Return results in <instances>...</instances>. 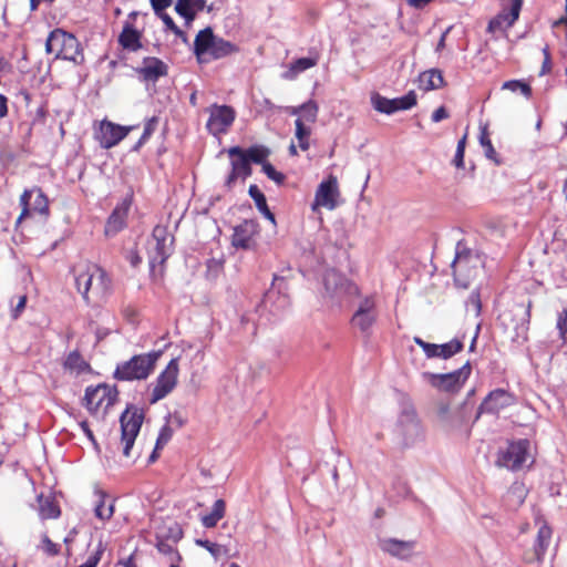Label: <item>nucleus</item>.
<instances>
[{"instance_id": "nucleus-1", "label": "nucleus", "mask_w": 567, "mask_h": 567, "mask_svg": "<svg viewBox=\"0 0 567 567\" xmlns=\"http://www.w3.org/2000/svg\"><path fill=\"white\" fill-rule=\"evenodd\" d=\"M78 292L89 306H99L109 295L111 281L107 274L97 265L82 262L73 268Z\"/></svg>"}, {"instance_id": "nucleus-2", "label": "nucleus", "mask_w": 567, "mask_h": 567, "mask_svg": "<svg viewBox=\"0 0 567 567\" xmlns=\"http://www.w3.org/2000/svg\"><path fill=\"white\" fill-rule=\"evenodd\" d=\"M47 53L54 54L56 59L68 60L74 64L84 61V54L78 39L62 29H54L50 32L45 42Z\"/></svg>"}, {"instance_id": "nucleus-3", "label": "nucleus", "mask_w": 567, "mask_h": 567, "mask_svg": "<svg viewBox=\"0 0 567 567\" xmlns=\"http://www.w3.org/2000/svg\"><path fill=\"white\" fill-rule=\"evenodd\" d=\"M323 299L330 306H342L352 297L359 295V288L334 269L326 271L323 277Z\"/></svg>"}, {"instance_id": "nucleus-4", "label": "nucleus", "mask_w": 567, "mask_h": 567, "mask_svg": "<svg viewBox=\"0 0 567 567\" xmlns=\"http://www.w3.org/2000/svg\"><path fill=\"white\" fill-rule=\"evenodd\" d=\"M471 408L467 403L451 408L449 403L436 405V425L447 434L467 433Z\"/></svg>"}, {"instance_id": "nucleus-5", "label": "nucleus", "mask_w": 567, "mask_h": 567, "mask_svg": "<svg viewBox=\"0 0 567 567\" xmlns=\"http://www.w3.org/2000/svg\"><path fill=\"white\" fill-rule=\"evenodd\" d=\"M162 351L137 354L117 365L114 378L122 381L144 380L155 368Z\"/></svg>"}, {"instance_id": "nucleus-6", "label": "nucleus", "mask_w": 567, "mask_h": 567, "mask_svg": "<svg viewBox=\"0 0 567 567\" xmlns=\"http://www.w3.org/2000/svg\"><path fill=\"white\" fill-rule=\"evenodd\" d=\"M471 374L470 362L450 373L423 372L422 379L432 388L449 393L458 392Z\"/></svg>"}, {"instance_id": "nucleus-7", "label": "nucleus", "mask_w": 567, "mask_h": 567, "mask_svg": "<svg viewBox=\"0 0 567 567\" xmlns=\"http://www.w3.org/2000/svg\"><path fill=\"white\" fill-rule=\"evenodd\" d=\"M174 237L167 227L157 225L148 243V258L152 268L163 265L173 251Z\"/></svg>"}, {"instance_id": "nucleus-8", "label": "nucleus", "mask_w": 567, "mask_h": 567, "mask_svg": "<svg viewBox=\"0 0 567 567\" xmlns=\"http://www.w3.org/2000/svg\"><path fill=\"white\" fill-rule=\"evenodd\" d=\"M499 463L512 471H519L525 466L529 467L534 463V457L530 454L529 441L522 439L511 442L506 451L503 453Z\"/></svg>"}, {"instance_id": "nucleus-9", "label": "nucleus", "mask_w": 567, "mask_h": 567, "mask_svg": "<svg viewBox=\"0 0 567 567\" xmlns=\"http://www.w3.org/2000/svg\"><path fill=\"white\" fill-rule=\"evenodd\" d=\"M143 419V413L136 408L126 409L121 415V442L123 444V454L126 457H131V450L140 433Z\"/></svg>"}, {"instance_id": "nucleus-10", "label": "nucleus", "mask_w": 567, "mask_h": 567, "mask_svg": "<svg viewBox=\"0 0 567 567\" xmlns=\"http://www.w3.org/2000/svg\"><path fill=\"white\" fill-rule=\"evenodd\" d=\"M179 373L178 359H172L166 368L156 378L153 384L150 403L154 404L166 398L177 385Z\"/></svg>"}, {"instance_id": "nucleus-11", "label": "nucleus", "mask_w": 567, "mask_h": 567, "mask_svg": "<svg viewBox=\"0 0 567 567\" xmlns=\"http://www.w3.org/2000/svg\"><path fill=\"white\" fill-rule=\"evenodd\" d=\"M340 196L338 178L334 175H329L318 185L315 200L311 204L312 212H318L320 207L328 210L336 209L339 205Z\"/></svg>"}, {"instance_id": "nucleus-12", "label": "nucleus", "mask_w": 567, "mask_h": 567, "mask_svg": "<svg viewBox=\"0 0 567 567\" xmlns=\"http://www.w3.org/2000/svg\"><path fill=\"white\" fill-rule=\"evenodd\" d=\"M378 319L377 301L373 296L360 299L351 318V324L362 333H369Z\"/></svg>"}, {"instance_id": "nucleus-13", "label": "nucleus", "mask_w": 567, "mask_h": 567, "mask_svg": "<svg viewBox=\"0 0 567 567\" xmlns=\"http://www.w3.org/2000/svg\"><path fill=\"white\" fill-rule=\"evenodd\" d=\"M416 94L414 91L408 92L405 95L396 99H388L379 93L371 95V104L373 109L380 113L393 114L398 111H406L416 105Z\"/></svg>"}, {"instance_id": "nucleus-14", "label": "nucleus", "mask_w": 567, "mask_h": 567, "mask_svg": "<svg viewBox=\"0 0 567 567\" xmlns=\"http://www.w3.org/2000/svg\"><path fill=\"white\" fill-rule=\"evenodd\" d=\"M207 130L214 135L226 133L236 118V111L229 105L213 104L208 109Z\"/></svg>"}, {"instance_id": "nucleus-15", "label": "nucleus", "mask_w": 567, "mask_h": 567, "mask_svg": "<svg viewBox=\"0 0 567 567\" xmlns=\"http://www.w3.org/2000/svg\"><path fill=\"white\" fill-rule=\"evenodd\" d=\"M22 213L18 218L20 223L31 213H38L44 217L49 215V200L40 188L27 189L20 197Z\"/></svg>"}, {"instance_id": "nucleus-16", "label": "nucleus", "mask_w": 567, "mask_h": 567, "mask_svg": "<svg viewBox=\"0 0 567 567\" xmlns=\"http://www.w3.org/2000/svg\"><path fill=\"white\" fill-rule=\"evenodd\" d=\"M227 154L230 157L231 172L228 175L225 184L228 188H230L237 178H247L251 175V166L248 161L247 155H245V150L239 146H234L227 150Z\"/></svg>"}, {"instance_id": "nucleus-17", "label": "nucleus", "mask_w": 567, "mask_h": 567, "mask_svg": "<svg viewBox=\"0 0 567 567\" xmlns=\"http://www.w3.org/2000/svg\"><path fill=\"white\" fill-rule=\"evenodd\" d=\"M115 399L116 393L106 384H99L94 388L89 386L85 390L84 401L91 412H96L100 408L107 409L113 405Z\"/></svg>"}, {"instance_id": "nucleus-18", "label": "nucleus", "mask_w": 567, "mask_h": 567, "mask_svg": "<svg viewBox=\"0 0 567 567\" xmlns=\"http://www.w3.org/2000/svg\"><path fill=\"white\" fill-rule=\"evenodd\" d=\"M378 546L383 553L394 558L408 560L414 554L416 542L384 537L378 540Z\"/></svg>"}, {"instance_id": "nucleus-19", "label": "nucleus", "mask_w": 567, "mask_h": 567, "mask_svg": "<svg viewBox=\"0 0 567 567\" xmlns=\"http://www.w3.org/2000/svg\"><path fill=\"white\" fill-rule=\"evenodd\" d=\"M258 223L246 219L234 228L233 246L241 249H250L255 245V236L258 234Z\"/></svg>"}, {"instance_id": "nucleus-20", "label": "nucleus", "mask_w": 567, "mask_h": 567, "mask_svg": "<svg viewBox=\"0 0 567 567\" xmlns=\"http://www.w3.org/2000/svg\"><path fill=\"white\" fill-rule=\"evenodd\" d=\"M472 257L468 255L457 254L452 262V269L455 284L458 287L467 288L471 279L474 277V269L471 266Z\"/></svg>"}, {"instance_id": "nucleus-21", "label": "nucleus", "mask_w": 567, "mask_h": 567, "mask_svg": "<svg viewBox=\"0 0 567 567\" xmlns=\"http://www.w3.org/2000/svg\"><path fill=\"white\" fill-rule=\"evenodd\" d=\"M143 32L138 31L131 21H125L117 37L118 45L128 52H137L143 48Z\"/></svg>"}, {"instance_id": "nucleus-22", "label": "nucleus", "mask_w": 567, "mask_h": 567, "mask_svg": "<svg viewBox=\"0 0 567 567\" xmlns=\"http://www.w3.org/2000/svg\"><path fill=\"white\" fill-rule=\"evenodd\" d=\"M135 126H122L103 120L99 124V132L95 134V138L100 142H121Z\"/></svg>"}, {"instance_id": "nucleus-23", "label": "nucleus", "mask_w": 567, "mask_h": 567, "mask_svg": "<svg viewBox=\"0 0 567 567\" xmlns=\"http://www.w3.org/2000/svg\"><path fill=\"white\" fill-rule=\"evenodd\" d=\"M130 206L131 200L125 198L114 208L105 225L107 236H114L124 228Z\"/></svg>"}, {"instance_id": "nucleus-24", "label": "nucleus", "mask_w": 567, "mask_h": 567, "mask_svg": "<svg viewBox=\"0 0 567 567\" xmlns=\"http://www.w3.org/2000/svg\"><path fill=\"white\" fill-rule=\"evenodd\" d=\"M400 426L406 445L414 444L422 436V426L413 412L402 414Z\"/></svg>"}, {"instance_id": "nucleus-25", "label": "nucleus", "mask_w": 567, "mask_h": 567, "mask_svg": "<svg viewBox=\"0 0 567 567\" xmlns=\"http://www.w3.org/2000/svg\"><path fill=\"white\" fill-rule=\"evenodd\" d=\"M143 64L144 65L137 70V73L145 81L155 82L159 78L167 75V65L158 58H145Z\"/></svg>"}, {"instance_id": "nucleus-26", "label": "nucleus", "mask_w": 567, "mask_h": 567, "mask_svg": "<svg viewBox=\"0 0 567 567\" xmlns=\"http://www.w3.org/2000/svg\"><path fill=\"white\" fill-rule=\"evenodd\" d=\"M443 73L439 69H430L420 73L417 78V87L424 92L439 90L445 86Z\"/></svg>"}, {"instance_id": "nucleus-27", "label": "nucleus", "mask_w": 567, "mask_h": 567, "mask_svg": "<svg viewBox=\"0 0 567 567\" xmlns=\"http://www.w3.org/2000/svg\"><path fill=\"white\" fill-rule=\"evenodd\" d=\"M524 0H502V11L498 13V25L505 23L512 27L519 18Z\"/></svg>"}, {"instance_id": "nucleus-28", "label": "nucleus", "mask_w": 567, "mask_h": 567, "mask_svg": "<svg viewBox=\"0 0 567 567\" xmlns=\"http://www.w3.org/2000/svg\"><path fill=\"white\" fill-rule=\"evenodd\" d=\"M553 537V529L551 527L546 523L542 522L540 526L538 527L537 535L534 543V553L535 557L538 561L544 559V556L550 545Z\"/></svg>"}, {"instance_id": "nucleus-29", "label": "nucleus", "mask_w": 567, "mask_h": 567, "mask_svg": "<svg viewBox=\"0 0 567 567\" xmlns=\"http://www.w3.org/2000/svg\"><path fill=\"white\" fill-rule=\"evenodd\" d=\"M216 38L217 37H215L213 29L209 27L197 33L194 41V53L198 60H200L203 55L210 53Z\"/></svg>"}, {"instance_id": "nucleus-30", "label": "nucleus", "mask_w": 567, "mask_h": 567, "mask_svg": "<svg viewBox=\"0 0 567 567\" xmlns=\"http://www.w3.org/2000/svg\"><path fill=\"white\" fill-rule=\"evenodd\" d=\"M63 368L69 374L73 377H79L90 372L91 370L90 364L78 351H72L66 355Z\"/></svg>"}, {"instance_id": "nucleus-31", "label": "nucleus", "mask_w": 567, "mask_h": 567, "mask_svg": "<svg viewBox=\"0 0 567 567\" xmlns=\"http://www.w3.org/2000/svg\"><path fill=\"white\" fill-rule=\"evenodd\" d=\"M239 47L223 38H216L209 56L214 60L223 59L225 56L238 53Z\"/></svg>"}, {"instance_id": "nucleus-32", "label": "nucleus", "mask_w": 567, "mask_h": 567, "mask_svg": "<svg viewBox=\"0 0 567 567\" xmlns=\"http://www.w3.org/2000/svg\"><path fill=\"white\" fill-rule=\"evenodd\" d=\"M96 496L97 501L94 507L95 516L101 520L110 519L114 513V502L109 499L103 492H97Z\"/></svg>"}, {"instance_id": "nucleus-33", "label": "nucleus", "mask_w": 567, "mask_h": 567, "mask_svg": "<svg viewBox=\"0 0 567 567\" xmlns=\"http://www.w3.org/2000/svg\"><path fill=\"white\" fill-rule=\"evenodd\" d=\"M318 62H319V53L318 52H315L313 56L299 58L290 64L286 76L289 79H293L299 73L316 66L318 64Z\"/></svg>"}, {"instance_id": "nucleus-34", "label": "nucleus", "mask_w": 567, "mask_h": 567, "mask_svg": "<svg viewBox=\"0 0 567 567\" xmlns=\"http://www.w3.org/2000/svg\"><path fill=\"white\" fill-rule=\"evenodd\" d=\"M226 503L223 499H217L212 508V512L202 517V524L206 528H213L225 516Z\"/></svg>"}, {"instance_id": "nucleus-35", "label": "nucleus", "mask_w": 567, "mask_h": 567, "mask_svg": "<svg viewBox=\"0 0 567 567\" xmlns=\"http://www.w3.org/2000/svg\"><path fill=\"white\" fill-rule=\"evenodd\" d=\"M249 196L254 199L258 210L271 223H275V215L269 210L265 195L260 192L257 185L249 186Z\"/></svg>"}, {"instance_id": "nucleus-36", "label": "nucleus", "mask_w": 567, "mask_h": 567, "mask_svg": "<svg viewBox=\"0 0 567 567\" xmlns=\"http://www.w3.org/2000/svg\"><path fill=\"white\" fill-rule=\"evenodd\" d=\"M439 358L449 359L463 349V343L458 339H453L447 343L437 344Z\"/></svg>"}, {"instance_id": "nucleus-37", "label": "nucleus", "mask_w": 567, "mask_h": 567, "mask_svg": "<svg viewBox=\"0 0 567 567\" xmlns=\"http://www.w3.org/2000/svg\"><path fill=\"white\" fill-rule=\"evenodd\" d=\"M196 544L208 550L215 559H218L223 556H228L229 554V550L226 546L209 542L207 539H197Z\"/></svg>"}, {"instance_id": "nucleus-38", "label": "nucleus", "mask_w": 567, "mask_h": 567, "mask_svg": "<svg viewBox=\"0 0 567 567\" xmlns=\"http://www.w3.org/2000/svg\"><path fill=\"white\" fill-rule=\"evenodd\" d=\"M503 90H508L511 92H519L525 97L532 96V87L528 83L519 81V80H512L507 81L502 86Z\"/></svg>"}, {"instance_id": "nucleus-39", "label": "nucleus", "mask_w": 567, "mask_h": 567, "mask_svg": "<svg viewBox=\"0 0 567 567\" xmlns=\"http://www.w3.org/2000/svg\"><path fill=\"white\" fill-rule=\"evenodd\" d=\"M245 155H247L248 161L250 163L252 162V163H256V164L264 165V163L267 162L266 158L268 157L269 152L265 147L252 146V147H250V148L245 151Z\"/></svg>"}, {"instance_id": "nucleus-40", "label": "nucleus", "mask_w": 567, "mask_h": 567, "mask_svg": "<svg viewBox=\"0 0 567 567\" xmlns=\"http://www.w3.org/2000/svg\"><path fill=\"white\" fill-rule=\"evenodd\" d=\"M47 113L48 112L43 106L37 110L33 121L31 123V132L41 133L45 128Z\"/></svg>"}, {"instance_id": "nucleus-41", "label": "nucleus", "mask_w": 567, "mask_h": 567, "mask_svg": "<svg viewBox=\"0 0 567 567\" xmlns=\"http://www.w3.org/2000/svg\"><path fill=\"white\" fill-rule=\"evenodd\" d=\"M556 328L558 330V336L564 344L567 346V308L563 309L558 316L556 321Z\"/></svg>"}, {"instance_id": "nucleus-42", "label": "nucleus", "mask_w": 567, "mask_h": 567, "mask_svg": "<svg viewBox=\"0 0 567 567\" xmlns=\"http://www.w3.org/2000/svg\"><path fill=\"white\" fill-rule=\"evenodd\" d=\"M192 1L193 0H177L175 6L176 12L187 20H193L195 18V11L192 9Z\"/></svg>"}, {"instance_id": "nucleus-43", "label": "nucleus", "mask_w": 567, "mask_h": 567, "mask_svg": "<svg viewBox=\"0 0 567 567\" xmlns=\"http://www.w3.org/2000/svg\"><path fill=\"white\" fill-rule=\"evenodd\" d=\"M414 342L422 348V350L424 351L426 358L429 359H432V358H439V348H437V344L435 343H430V342H426L424 341L423 339H421L420 337H414L413 338Z\"/></svg>"}, {"instance_id": "nucleus-44", "label": "nucleus", "mask_w": 567, "mask_h": 567, "mask_svg": "<svg viewBox=\"0 0 567 567\" xmlns=\"http://www.w3.org/2000/svg\"><path fill=\"white\" fill-rule=\"evenodd\" d=\"M59 515H60V509L54 503L45 501L43 504H41L40 516L43 519L56 518V517H59Z\"/></svg>"}, {"instance_id": "nucleus-45", "label": "nucleus", "mask_w": 567, "mask_h": 567, "mask_svg": "<svg viewBox=\"0 0 567 567\" xmlns=\"http://www.w3.org/2000/svg\"><path fill=\"white\" fill-rule=\"evenodd\" d=\"M39 548L49 556H56L60 551V546L53 543L47 534L42 535L41 545Z\"/></svg>"}, {"instance_id": "nucleus-46", "label": "nucleus", "mask_w": 567, "mask_h": 567, "mask_svg": "<svg viewBox=\"0 0 567 567\" xmlns=\"http://www.w3.org/2000/svg\"><path fill=\"white\" fill-rule=\"evenodd\" d=\"M317 112H318V107H317L316 103L308 102L300 107V113H301L300 117L303 118L305 122L313 123L317 117Z\"/></svg>"}, {"instance_id": "nucleus-47", "label": "nucleus", "mask_w": 567, "mask_h": 567, "mask_svg": "<svg viewBox=\"0 0 567 567\" xmlns=\"http://www.w3.org/2000/svg\"><path fill=\"white\" fill-rule=\"evenodd\" d=\"M310 122H305L303 118L298 117L296 120V137L302 142L303 140L308 138L310 136Z\"/></svg>"}, {"instance_id": "nucleus-48", "label": "nucleus", "mask_w": 567, "mask_h": 567, "mask_svg": "<svg viewBox=\"0 0 567 567\" xmlns=\"http://www.w3.org/2000/svg\"><path fill=\"white\" fill-rule=\"evenodd\" d=\"M262 172L267 175L268 178L278 185H281L285 182V175L276 171V168L268 162L264 163Z\"/></svg>"}, {"instance_id": "nucleus-49", "label": "nucleus", "mask_w": 567, "mask_h": 567, "mask_svg": "<svg viewBox=\"0 0 567 567\" xmlns=\"http://www.w3.org/2000/svg\"><path fill=\"white\" fill-rule=\"evenodd\" d=\"M157 125H158V118L156 116L148 118L145 122L143 134L138 142H144V141L148 140L152 136L153 132L157 128Z\"/></svg>"}, {"instance_id": "nucleus-50", "label": "nucleus", "mask_w": 567, "mask_h": 567, "mask_svg": "<svg viewBox=\"0 0 567 567\" xmlns=\"http://www.w3.org/2000/svg\"><path fill=\"white\" fill-rule=\"evenodd\" d=\"M465 145L466 144H457V147H456V151H455V154H454V157L452 159V164L457 168V169H465L466 166H465V162H464V151H465Z\"/></svg>"}, {"instance_id": "nucleus-51", "label": "nucleus", "mask_w": 567, "mask_h": 567, "mask_svg": "<svg viewBox=\"0 0 567 567\" xmlns=\"http://www.w3.org/2000/svg\"><path fill=\"white\" fill-rule=\"evenodd\" d=\"M164 22V24L173 31L177 37L184 38L185 33L176 25L174 20L165 12H161V14H157Z\"/></svg>"}, {"instance_id": "nucleus-52", "label": "nucleus", "mask_w": 567, "mask_h": 567, "mask_svg": "<svg viewBox=\"0 0 567 567\" xmlns=\"http://www.w3.org/2000/svg\"><path fill=\"white\" fill-rule=\"evenodd\" d=\"M543 54H544V61L542 63V68H540V72H539L540 75L550 73L551 68H553L551 55H550L548 45H545L543 48Z\"/></svg>"}, {"instance_id": "nucleus-53", "label": "nucleus", "mask_w": 567, "mask_h": 567, "mask_svg": "<svg viewBox=\"0 0 567 567\" xmlns=\"http://www.w3.org/2000/svg\"><path fill=\"white\" fill-rule=\"evenodd\" d=\"M517 401L516 396L504 390L498 389V409L509 406Z\"/></svg>"}, {"instance_id": "nucleus-54", "label": "nucleus", "mask_w": 567, "mask_h": 567, "mask_svg": "<svg viewBox=\"0 0 567 567\" xmlns=\"http://www.w3.org/2000/svg\"><path fill=\"white\" fill-rule=\"evenodd\" d=\"M173 431L171 425H165L159 432V435L156 441V449H161L165 445L172 437Z\"/></svg>"}, {"instance_id": "nucleus-55", "label": "nucleus", "mask_w": 567, "mask_h": 567, "mask_svg": "<svg viewBox=\"0 0 567 567\" xmlns=\"http://www.w3.org/2000/svg\"><path fill=\"white\" fill-rule=\"evenodd\" d=\"M494 392H491L486 400L481 404L478 409L477 416L482 413L488 412L492 413L495 409L494 406V399H493Z\"/></svg>"}, {"instance_id": "nucleus-56", "label": "nucleus", "mask_w": 567, "mask_h": 567, "mask_svg": "<svg viewBox=\"0 0 567 567\" xmlns=\"http://www.w3.org/2000/svg\"><path fill=\"white\" fill-rule=\"evenodd\" d=\"M152 8L156 14H161V12H164L166 8H168L173 0H150Z\"/></svg>"}, {"instance_id": "nucleus-57", "label": "nucleus", "mask_w": 567, "mask_h": 567, "mask_svg": "<svg viewBox=\"0 0 567 567\" xmlns=\"http://www.w3.org/2000/svg\"><path fill=\"white\" fill-rule=\"evenodd\" d=\"M449 117V112L444 106H440L432 113V121L433 122H441L442 120H445Z\"/></svg>"}, {"instance_id": "nucleus-58", "label": "nucleus", "mask_w": 567, "mask_h": 567, "mask_svg": "<svg viewBox=\"0 0 567 567\" xmlns=\"http://www.w3.org/2000/svg\"><path fill=\"white\" fill-rule=\"evenodd\" d=\"M25 303H27V296H19L18 302L13 309L14 318H17L23 311V309L25 308Z\"/></svg>"}, {"instance_id": "nucleus-59", "label": "nucleus", "mask_w": 567, "mask_h": 567, "mask_svg": "<svg viewBox=\"0 0 567 567\" xmlns=\"http://www.w3.org/2000/svg\"><path fill=\"white\" fill-rule=\"evenodd\" d=\"M168 422L171 425H175L176 427H182L185 424L184 417L177 412L169 415Z\"/></svg>"}, {"instance_id": "nucleus-60", "label": "nucleus", "mask_w": 567, "mask_h": 567, "mask_svg": "<svg viewBox=\"0 0 567 567\" xmlns=\"http://www.w3.org/2000/svg\"><path fill=\"white\" fill-rule=\"evenodd\" d=\"M8 115V99L0 94V120Z\"/></svg>"}, {"instance_id": "nucleus-61", "label": "nucleus", "mask_w": 567, "mask_h": 567, "mask_svg": "<svg viewBox=\"0 0 567 567\" xmlns=\"http://www.w3.org/2000/svg\"><path fill=\"white\" fill-rule=\"evenodd\" d=\"M433 0H406V3L414 9H423L426 4Z\"/></svg>"}, {"instance_id": "nucleus-62", "label": "nucleus", "mask_w": 567, "mask_h": 567, "mask_svg": "<svg viewBox=\"0 0 567 567\" xmlns=\"http://www.w3.org/2000/svg\"><path fill=\"white\" fill-rule=\"evenodd\" d=\"M156 547H157L158 551H161L162 554H169L173 551L172 546L164 540H158V543L156 544Z\"/></svg>"}, {"instance_id": "nucleus-63", "label": "nucleus", "mask_w": 567, "mask_h": 567, "mask_svg": "<svg viewBox=\"0 0 567 567\" xmlns=\"http://www.w3.org/2000/svg\"><path fill=\"white\" fill-rule=\"evenodd\" d=\"M451 28H447L441 35L439 43L436 45V52H441L445 48V40L447 37V33L450 32Z\"/></svg>"}, {"instance_id": "nucleus-64", "label": "nucleus", "mask_w": 567, "mask_h": 567, "mask_svg": "<svg viewBox=\"0 0 567 567\" xmlns=\"http://www.w3.org/2000/svg\"><path fill=\"white\" fill-rule=\"evenodd\" d=\"M205 6H206L205 0H193L192 1V9L195 8L196 11L204 10Z\"/></svg>"}]
</instances>
